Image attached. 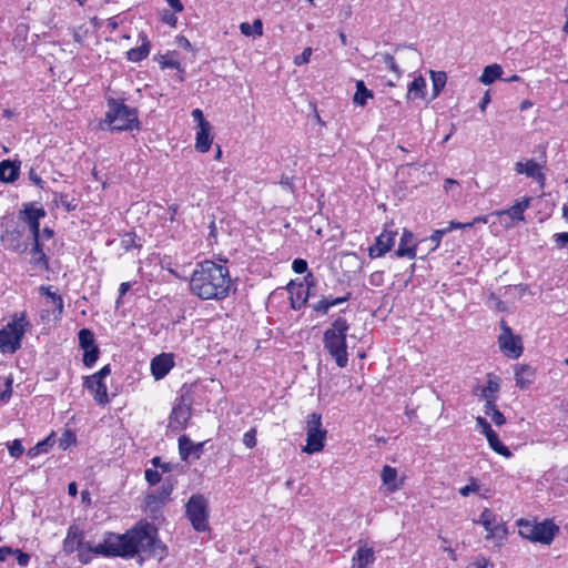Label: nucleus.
<instances>
[{"label":"nucleus","mask_w":568,"mask_h":568,"mask_svg":"<svg viewBox=\"0 0 568 568\" xmlns=\"http://www.w3.org/2000/svg\"><path fill=\"white\" fill-rule=\"evenodd\" d=\"M19 174V166L4 160L0 163V180L3 182H13Z\"/></svg>","instance_id":"nucleus-30"},{"label":"nucleus","mask_w":568,"mask_h":568,"mask_svg":"<svg viewBox=\"0 0 568 568\" xmlns=\"http://www.w3.org/2000/svg\"><path fill=\"white\" fill-rule=\"evenodd\" d=\"M145 505L151 510H155V509L163 507L165 505V503L162 499L156 498V494L154 493V494H150L145 497Z\"/></svg>","instance_id":"nucleus-47"},{"label":"nucleus","mask_w":568,"mask_h":568,"mask_svg":"<svg viewBox=\"0 0 568 568\" xmlns=\"http://www.w3.org/2000/svg\"><path fill=\"white\" fill-rule=\"evenodd\" d=\"M530 205V197H523L517 200L509 209L500 210L490 213L493 217H496L504 227H513L518 222H523L525 220V211Z\"/></svg>","instance_id":"nucleus-12"},{"label":"nucleus","mask_w":568,"mask_h":568,"mask_svg":"<svg viewBox=\"0 0 568 568\" xmlns=\"http://www.w3.org/2000/svg\"><path fill=\"white\" fill-rule=\"evenodd\" d=\"M135 245V236L132 233H126L121 239V247L124 251H129Z\"/></svg>","instance_id":"nucleus-54"},{"label":"nucleus","mask_w":568,"mask_h":568,"mask_svg":"<svg viewBox=\"0 0 568 568\" xmlns=\"http://www.w3.org/2000/svg\"><path fill=\"white\" fill-rule=\"evenodd\" d=\"M374 561V549L366 545L359 546L352 558V568H368Z\"/></svg>","instance_id":"nucleus-21"},{"label":"nucleus","mask_w":568,"mask_h":568,"mask_svg":"<svg viewBox=\"0 0 568 568\" xmlns=\"http://www.w3.org/2000/svg\"><path fill=\"white\" fill-rule=\"evenodd\" d=\"M487 438V442L489 444V447L497 454L504 456V457H510L511 456V452L509 450V448L504 445L501 443V440L499 439L498 435L496 434V432H491L490 434H488L486 436Z\"/></svg>","instance_id":"nucleus-31"},{"label":"nucleus","mask_w":568,"mask_h":568,"mask_svg":"<svg viewBox=\"0 0 568 568\" xmlns=\"http://www.w3.org/2000/svg\"><path fill=\"white\" fill-rule=\"evenodd\" d=\"M292 268L295 273L302 274L307 270V263L305 260L296 258L293 261Z\"/></svg>","instance_id":"nucleus-56"},{"label":"nucleus","mask_w":568,"mask_h":568,"mask_svg":"<svg viewBox=\"0 0 568 568\" xmlns=\"http://www.w3.org/2000/svg\"><path fill=\"white\" fill-rule=\"evenodd\" d=\"M327 301H325L324 298H322L321 301H318L315 305H314V311L318 312V313H322V314H326L329 308L327 306Z\"/></svg>","instance_id":"nucleus-61"},{"label":"nucleus","mask_w":568,"mask_h":568,"mask_svg":"<svg viewBox=\"0 0 568 568\" xmlns=\"http://www.w3.org/2000/svg\"><path fill=\"white\" fill-rule=\"evenodd\" d=\"M110 374L109 366L102 367L98 373L89 376L84 381V387L88 390H106L103 379Z\"/></svg>","instance_id":"nucleus-25"},{"label":"nucleus","mask_w":568,"mask_h":568,"mask_svg":"<svg viewBox=\"0 0 568 568\" xmlns=\"http://www.w3.org/2000/svg\"><path fill=\"white\" fill-rule=\"evenodd\" d=\"M75 444H77L75 434L70 429H65L59 439V447L61 449L65 450Z\"/></svg>","instance_id":"nucleus-41"},{"label":"nucleus","mask_w":568,"mask_h":568,"mask_svg":"<svg viewBox=\"0 0 568 568\" xmlns=\"http://www.w3.org/2000/svg\"><path fill=\"white\" fill-rule=\"evenodd\" d=\"M13 556H16L17 562L20 567H27L30 562V555L19 548L13 549Z\"/></svg>","instance_id":"nucleus-50"},{"label":"nucleus","mask_w":568,"mask_h":568,"mask_svg":"<svg viewBox=\"0 0 568 568\" xmlns=\"http://www.w3.org/2000/svg\"><path fill=\"white\" fill-rule=\"evenodd\" d=\"M427 93V83L422 75L414 77L407 87V100H423Z\"/></svg>","instance_id":"nucleus-24"},{"label":"nucleus","mask_w":568,"mask_h":568,"mask_svg":"<svg viewBox=\"0 0 568 568\" xmlns=\"http://www.w3.org/2000/svg\"><path fill=\"white\" fill-rule=\"evenodd\" d=\"M326 429L322 427V415L312 413L306 422V445L303 452L306 454H314L322 452L326 440Z\"/></svg>","instance_id":"nucleus-9"},{"label":"nucleus","mask_w":568,"mask_h":568,"mask_svg":"<svg viewBox=\"0 0 568 568\" xmlns=\"http://www.w3.org/2000/svg\"><path fill=\"white\" fill-rule=\"evenodd\" d=\"M296 288V292L294 286L291 288V304L294 310H300L307 302L308 293L303 285H298Z\"/></svg>","instance_id":"nucleus-34"},{"label":"nucleus","mask_w":568,"mask_h":568,"mask_svg":"<svg viewBox=\"0 0 568 568\" xmlns=\"http://www.w3.org/2000/svg\"><path fill=\"white\" fill-rule=\"evenodd\" d=\"M102 124H105L110 131H132L139 128L138 112L123 102L109 99Z\"/></svg>","instance_id":"nucleus-5"},{"label":"nucleus","mask_w":568,"mask_h":568,"mask_svg":"<svg viewBox=\"0 0 568 568\" xmlns=\"http://www.w3.org/2000/svg\"><path fill=\"white\" fill-rule=\"evenodd\" d=\"M476 424H477V427L480 429V432L487 436L488 434H490L493 430L490 424L487 422L486 418L481 417V416H478L476 418Z\"/></svg>","instance_id":"nucleus-52"},{"label":"nucleus","mask_w":568,"mask_h":568,"mask_svg":"<svg viewBox=\"0 0 568 568\" xmlns=\"http://www.w3.org/2000/svg\"><path fill=\"white\" fill-rule=\"evenodd\" d=\"M446 233H448V230H436L429 237L422 240L419 243H428V252H434L438 248L440 241Z\"/></svg>","instance_id":"nucleus-40"},{"label":"nucleus","mask_w":568,"mask_h":568,"mask_svg":"<svg viewBox=\"0 0 568 568\" xmlns=\"http://www.w3.org/2000/svg\"><path fill=\"white\" fill-rule=\"evenodd\" d=\"M190 291L203 301H221L229 296L232 280L229 268L206 260L196 264L190 277Z\"/></svg>","instance_id":"nucleus-2"},{"label":"nucleus","mask_w":568,"mask_h":568,"mask_svg":"<svg viewBox=\"0 0 568 568\" xmlns=\"http://www.w3.org/2000/svg\"><path fill=\"white\" fill-rule=\"evenodd\" d=\"M174 366V356L171 353H162L151 361V372L155 379L163 378Z\"/></svg>","instance_id":"nucleus-19"},{"label":"nucleus","mask_w":568,"mask_h":568,"mask_svg":"<svg viewBox=\"0 0 568 568\" xmlns=\"http://www.w3.org/2000/svg\"><path fill=\"white\" fill-rule=\"evenodd\" d=\"M368 282L373 286H382L384 284V272L376 271L369 275Z\"/></svg>","instance_id":"nucleus-55"},{"label":"nucleus","mask_w":568,"mask_h":568,"mask_svg":"<svg viewBox=\"0 0 568 568\" xmlns=\"http://www.w3.org/2000/svg\"><path fill=\"white\" fill-rule=\"evenodd\" d=\"M243 443L247 448H254L257 444L256 429L251 428L243 435Z\"/></svg>","instance_id":"nucleus-49"},{"label":"nucleus","mask_w":568,"mask_h":568,"mask_svg":"<svg viewBox=\"0 0 568 568\" xmlns=\"http://www.w3.org/2000/svg\"><path fill=\"white\" fill-rule=\"evenodd\" d=\"M479 489H480V486L478 484V480L476 478L471 477L469 479V483L459 489V494L464 497H467L471 493L477 494L479 491Z\"/></svg>","instance_id":"nucleus-45"},{"label":"nucleus","mask_w":568,"mask_h":568,"mask_svg":"<svg viewBox=\"0 0 568 568\" xmlns=\"http://www.w3.org/2000/svg\"><path fill=\"white\" fill-rule=\"evenodd\" d=\"M349 326L345 318L337 317L324 334V345L339 367L347 364L346 334Z\"/></svg>","instance_id":"nucleus-6"},{"label":"nucleus","mask_w":568,"mask_h":568,"mask_svg":"<svg viewBox=\"0 0 568 568\" xmlns=\"http://www.w3.org/2000/svg\"><path fill=\"white\" fill-rule=\"evenodd\" d=\"M486 415L490 416L495 425L501 426L506 423L504 414L491 403L490 399L486 403Z\"/></svg>","instance_id":"nucleus-39"},{"label":"nucleus","mask_w":568,"mask_h":568,"mask_svg":"<svg viewBox=\"0 0 568 568\" xmlns=\"http://www.w3.org/2000/svg\"><path fill=\"white\" fill-rule=\"evenodd\" d=\"M8 450L12 457L19 458L23 454L24 448L20 439H14L10 445H8Z\"/></svg>","instance_id":"nucleus-48"},{"label":"nucleus","mask_w":568,"mask_h":568,"mask_svg":"<svg viewBox=\"0 0 568 568\" xmlns=\"http://www.w3.org/2000/svg\"><path fill=\"white\" fill-rule=\"evenodd\" d=\"M173 489L174 485L171 481L163 483L160 489L155 493L156 498L162 499L166 504L170 500Z\"/></svg>","instance_id":"nucleus-43"},{"label":"nucleus","mask_w":568,"mask_h":568,"mask_svg":"<svg viewBox=\"0 0 568 568\" xmlns=\"http://www.w3.org/2000/svg\"><path fill=\"white\" fill-rule=\"evenodd\" d=\"M396 236V231L385 227L376 237L375 244L368 248V256L371 258H377L385 255L393 247Z\"/></svg>","instance_id":"nucleus-15"},{"label":"nucleus","mask_w":568,"mask_h":568,"mask_svg":"<svg viewBox=\"0 0 568 568\" xmlns=\"http://www.w3.org/2000/svg\"><path fill=\"white\" fill-rule=\"evenodd\" d=\"M34 245L31 250V262L36 265H47L45 254L42 248L41 237L33 239Z\"/></svg>","instance_id":"nucleus-36"},{"label":"nucleus","mask_w":568,"mask_h":568,"mask_svg":"<svg viewBox=\"0 0 568 568\" xmlns=\"http://www.w3.org/2000/svg\"><path fill=\"white\" fill-rule=\"evenodd\" d=\"M44 216L45 211L33 204L26 205L24 210L20 212V219L29 226L33 239L40 237L39 221Z\"/></svg>","instance_id":"nucleus-17"},{"label":"nucleus","mask_w":568,"mask_h":568,"mask_svg":"<svg viewBox=\"0 0 568 568\" xmlns=\"http://www.w3.org/2000/svg\"><path fill=\"white\" fill-rule=\"evenodd\" d=\"M490 219H491V215H489V214L484 215V216H477L471 222L464 223V225H466V229H467V227H473L477 224H487V223H490Z\"/></svg>","instance_id":"nucleus-57"},{"label":"nucleus","mask_w":568,"mask_h":568,"mask_svg":"<svg viewBox=\"0 0 568 568\" xmlns=\"http://www.w3.org/2000/svg\"><path fill=\"white\" fill-rule=\"evenodd\" d=\"M374 97L373 91L367 89L363 80L356 81V92L353 102L359 106L366 105L367 101Z\"/></svg>","instance_id":"nucleus-29"},{"label":"nucleus","mask_w":568,"mask_h":568,"mask_svg":"<svg viewBox=\"0 0 568 568\" xmlns=\"http://www.w3.org/2000/svg\"><path fill=\"white\" fill-rule=\"evenodd\" d=\"M348 298H349V294L342 296V297H324V300L327 301L326 304H327L328 308L339 305L342 303H345L346 301H348Z\"/></svg>","instance_id":"nucleus-58"},{"label":"nucleus","mask_w":568,"mask_h":568,"mask_svg":"<svg viewBox=\"0 0 568 568\" xmlns=\"http://www.w3.org/2000/svg\"><path fill=\"white\" fill-rule=\"evenodd\" d=\"M144 478L150 486H155L161 481V474L156 469L146 468Z\"/></svg>","instance_id":"nucleus-46"},{"label":"nucleus","mask_w":568,"mask_h":568,"mask_svg":"<svg viewBox=\"0 0 568 568\" xmlns=\"http://www.w3.org/2000/svg\"><path fill=\"white\" fill-rule=\"evenodd\" d=\"M166 2L174 12H182L184 9L181 0H166Z\"/></svg>","instance_id":"nucleus-63"},{"label":"nucleus","mask_w":568,"mask_h":568,"mask_svg":"<svg viewBox=\"0 0 568 568\" xmlns=\"http://www.w3.org/2000/svg\"><path fill=\"white\" fill-rule=\"evenodd\" d=\"M381 478L384 485L387 486L389 493H395L398 490L399 485L396 483L397 479V470L396 468L385 465L381 473Z\"/></svg>","instance_id":"nucleus-26"},{"label":"nucleus","mask_w":568,"mask_h":568,"mask_svg":"<svg viewBox=\"0 0 568 568\" xmlns=\"http://www.w3.org/2000/svg\"><path fill=\"white\" fill-rule=\"evenodd\" d=\"M191 406L192 398L190 393H183L173 406L169 418V427L171 430L181 432L187 426V423L192 416Z\"/></svg>","instance_id":"nucleus-11"},{"label":"nucleus","mask_w":568,"mask_h":568,"mask_svg":"<svg viewBox=\"0 0 568 568\" xmlns=\"http://www.w3.org/2000/svg\"><path fill=\"white\" fill-rule=\"evenodd\" d=\"M179 455L183 462H186L190 456L194 459H199L203 453L204 442L193 443L191 438L183 434L179 437Z\"/></svg>","instance_id":"nucleus-18"},{"label":"nucleus","mask_w":568,"mask_h":568,"mask_svg":"<svg viewBox=\"0 0 568 568\" xmlns=\"http://www.w3.org/2000/svg\"><path fill=\"white\" fill-rule=\"evenodd\" d=\"M2 245L16 252H23L26 244L22 241V233L19 227L13 223L6 224V231L0 235Z\"/></svg>","instance_id":"nucleus-16"},{"label":"nucleus","mask_w":568,"mask_h":568,"mask_svg":"<svg viewBox=\"0 0 568 568\" xmlns=\"http://www.w3.org/2000/svg\"><path fill=\"white\" fill-rule=\"evenodd\" d=\"M162 21L171 27H175L178 22V18L174 13L164 11L162 13Z\"/></svg>","instance_id":"nucleus-59"},{"label":"nucleus","mask_w":568,"mask_h":568,"mask_svg":"<svg viewBox=\"0 0 568 568\" xmlns=\"http://www.w3.org/2000/svg\"><path fill=\"white\" fill-rule=\"evenodd\" d=\"M516 385L520 388L529 387L536 379V369L530 365H517L515 368Z\"/></svg>","instance_id":"nucleus-22"},{"label":"nucleus","mask_w":568,"mask_h":568,"mask_svg":"<svg viewBox=\"0 0 568 568\" xmlns=\"http://www.w3.org/2000/svg\"><path fill=\"white\" fill-rule=\"evenodd\" d=\"M62 548L67 555L75 554L82 565H89L98 556L132 559L144 554L162 559L166 555V546L160 540L156 527L146 519L139 520L123 534L106 531L103 541L95 546L85 540L81 526L72 524L67 529Z\"/></svg>","instance_id":"nucleus-1"},{"label":"nucleus","mask_w":568,"mask_h":568,"mask_svg":"<svg viewBox=\"0 0 568 568\" xmlns=\"http://www.w3.org/2000/svg\"><path fill=\"white\" fill-rule=\"evenodd\" d=\"M433 84V97L436 98L440 94L447 82V74L444 71H429Z\"/></svg>","instance_id":"nucleus-32"},{"label":"nucleus","mask_w":568,"mask_h":568,"mask_svg":"<svg viewBox=\"0 0 568 568\" xmlns=\"http://www.w3.org/2000/svg\"><path fill=\"white\" fill-rule=\"evenodd\" d=\"M554 242L555 244L562 248V247H566L568 248V232H562V233H556L554 234Z\"/></svg>","instance_id":"nucleus-53"},{"label":"nucleus","mask_w":568,"mask_h":568,"mask_svg":"<svg viewBox=\"0 0 568 568\" xmlns=\"http://www.w3.org/2000/svg\"><path fill=\"white\" fill-rule=\"evenodd\" d=\"M94 400L99 405H105L110 402L109 393H93Z\"/></svg>","instance_id":"nucleus-60"},{"label":"nucleus","mask_w":568,"mask_h":568,"mask_svg":"<svg viewBox=\"0 0 568 568\" xmlns=\"http://www.w3.org/2000/svg\"><path fill=\"white\" fill-rule=\"evenodd\" d=\"M474 524H479L484 527L486 530L485 539L495 547H501L506 542L508 534L506 524L498 520L497 515L490 508H484L479 519L474 520Z\"/></svg>","instance_id":"nucleus-7"},{"label":"nucleus","mask_w":568,"mask_h":568,"mask_svg":"<svg viewBox=\"0 0 568 568\" xmlns=\"http://www.w3.org/2000/svg\"><path fill=\"white\" fill-rule=\"evenodd\" d=\"M40 293L48 298L49 303L57 311L58 317H60L63 313V300L61 295H59L57 292H53L50 286H41Z\"/></svg>","instance_id":"nucleus-28"},{"label":"nucleus","mask_w":568,"mask_h":568,"mask_svg":"<svg viewBox=\"0 0 568 568\" xmlns=\"http://www.w3.org/2000/svg\"><path fill=\"white\" fill-rule=\"evenodd\" d=\"M514 170L516 174L532 179L540 185V187L545 185L546 175L544 172V165L534 159H520L515 163Z\"/></svg>","instance_id":"nucleus-14"},{"label":"nucleus","mask_w":568,"mask_h":568,"mask_svg":"<svg viewBox=\"0 0 568 568\" xmlns=\"http://www.w3.org/2000/svg\"><path fill=\"white\" fill-rule=\"evenodd\" d=\"M11 555H13V548L9 546L0 547V562L7 560V558Z\"/></svg>","instance_id":"nucleus-62"},{"label":"nucleus","mask_w":568,"mask_h":568,"mask_svg":"<svg viewBox=\"0 0 568 568\" xmlns=\"http://www.w3.org/2000/svg\"><path fill=\"white\" fill-rule=\"evenodd\" d=\"M503 74V68L500 64L493 63L483 70L481 75L479 77V81L485 84L489 85L494 83L497 79H499Z\"/></svg>","instance_id":"nucleus-27"},{"label":"nucleus","mask_w":568,"mask_h":568,"mask_svg":"<svg viewBox=\"0 0 568 568\" xmlns=\"http://www.w3.org/2000/svg\"><path fill=\"white\" fill-rule=\"evenodd\" d=\"M312 57V48H305L303 52L294 58L296 65H304L310 62Z\"/></svg>","instance_id":"nucleus-51"},{"label":"nucleus","mask_w":568,"mask_h":568,"mask_svg":"<svg viewBox=\"0 0 568 568\" xmlns=\"http://www.w3.org/2000/svg\"><path fill=\"white\" fill-rule=\"evenodd\" d=\"M31 328L26 312H16L0 323V352L14 354L21 348L27 332Z\"/></svg>","instance_id":"nucleus-3"},{"label":"nucleus","mask_w":568,"mask_h":568,"mask_svg":"<svg viewBox=\"0 0 568 568\" xmlns=\"http://www.w3.org/2000/svg\"><path fill=\"white\" fill-rule=\"evenodd\" d=\"M516 525L519 536L535 544L549 546L559 534V526L552 518H546L542 521L519 518Z\"/></svg>","instance_id":"nucleus-4"},{"label":"nucleus","mask_w":568,"mask_h":568,"mask_svg":"<svg viewBox=\"0 0 568 568\" xmlns=\"http://www.w3.org/2000/svg\"><path fill=\"white\" fill-rule=\"evenodd\" d=\"M78 336H79V345L83 351L97 347L94 335L90 329H88V328L80 329Z\"/></svg>","instance_id":"nucleus-38"},{"label":"nucleus","mask_w":568,"mask_h":568,"mask_svg":"<svg viewBox=\"0 0 568 568\" xmlns=\"http://www.w3.org/2000/svg\"><path fill=\"white\" fill-rule=\"evenodd\" d=\"M395 254L397 257H407L409 260L416 257L417 242L415 241L414 234L409 230L404 229L400 236L399 245Z\"/></svg>","instance_id":"nucleus-20"},{"label":"nucleus","mask_w":568,"mask_h":568,"mask_svg":"<svg viewBox=\"0 0 568 568\" xmlns=\"http://www.w3.org/2000/svg\"><path fill=\"white\" fill-rule=\"evenodd\" d=\"M191 114L196 123L195 149L201 153H206L213 142L212 125L204 118L201 109H194Z\"/></svg>","instance_id":"nucleus-13"},{"label":"nucleus","mask_w":568,"mask_h":568,"mask_svg":"<svg viewBox=\"0 0 568 568\" xmlns=\"http://www.w3.org/2000/svg\"><path fill=\"white\" fill-rule=\"evenodd\" d=\"M53 236V231L49 227H44L41 232H40V237H41V244L43 245V242L47 241V240H51Z\"/></svg>","instance_id":"nucleus-64"},{"label":"nucleus","mask_w":568,"mask_h":568,"mask_svg":"<svg viewBox=\"0 0 568 568\" xmlns=\"http://www.w3.org/2000/svg\"><path fill=\"white\" fill-rule=\"evenodd\" d=\"M466 568H494V564L489 558L484 555H478L469 562Z\"/></svg>","instance_id":"nucleus-42"},{"label":"nucleus","mask_w":568,"mask_h":568,"mask_svg":"<svg viewBox=\"0 0 568 568\" xmlns=\"http://www.w3.org/2000/svg\"><path fill=\"white\" fill-rule=\"evenodd\" d=\"M141 44L126 51V59L131 62H140L150 54L151 44L144 33L139 34Z\"/></svg>","instance_id":"nucleus-23"},{"label":"nucleus","mask_w":568,"mask_h":568,"mask_svg":"<svg viewBox=\"0 0 568 568\" xmlns=\"http://www.w3.org/2000/svg\"><path fill=\"white\" fill-rule=\"evenodd\" d=\"M185 514L194 530L203 532L209 526V501L202 494H194L185 505Z\"/></svg>","instance_id":"nucleus-8"},{"label":"nucleus","mask_w":568,"mask_h":568,"mask_svg":"<svg viewBox=\"0 0 568 568\" xmlns=\"http://www.w3.org/2000/svg\"><path fill=\"white\" fill-rule=\"evenodd\" d=\"M240 30L245 37L257 38L263 34V23L260 19L254 20L253 23L242 22Z\"/></svg>","instance_id":"nucleus-33"},{"label":"nucleus","mask_w":568,"mask_h":568,"mask_svg":"<svg viewBox=\"0 0 568 568\" xmlns=\"http://www.w3.org/2000/svg\"><path fill=\"white\" fill-rule=\"evenodd\" d=\"M98 358H99L98 346L83 351V363L85 366H88V367L93 366L97 363Z\"/></svg>","instance_id":"nucleus-44"},{"label":"nucleus","mask_w":568,"mask_h":568,"mask_svg":"<svg viewBox=\"0 0 568 568\" xmlns=\"http://www.w3.org/2000/svg\"><path fill=\"white\" fill-rule=\"evenodd\" d=\"M54 442V434L52 433L43 440H40L34 447H31L28 450V455L30 457H36L41 453H47L48 449L53 446Z\"/></svg>","instance_id":"nucleus-37"},{"label":"nucleus","mask_w":568,"mask_h":568,"mask_svg":"<svg viewBox=\"0 0 568 568\" xmlns=\"http://www.w3.org/2000/svg\"><path fill=\"white\" fill-rule=\"evenodd\" d=\"M497 342L500 352L506 357L517 359L521 356L524 351L521 337L514 334L505 321L500 322V334Z\"/></svg>","instance_id":"nucleus-10"},{"label":"nucleus","mask_w":568,"mask_h":568,"mask_svg":"<svg viewBox=\"0 0 568 568\" xmlns=\"http://www.w3.org/2000/svg\"><path fill=\"white\" fill-rule=\"evenodd\" d=\"M378 61L389 71H392L395 74V79L398 80L403 75L402 69L396 63L393 55L388 53L381 54L378 57Z\"/></svg>","instance_id":"nucleus-35"}]
</instances>
